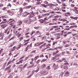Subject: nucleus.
<instances>
[{
	"label": "nucleus",
	"mask_w": 78,
	"mask_h": 78,
	"mask_svg": "<svg viewBox=\"0 0 78 78\" xmlns=\"http://www.w3.org/2000/svg\"><path fill=\"white\" fill-rule=\"evenodd\" d=\"M26 21L28 22V23H31L33 22V20L31 19H29L28 18H27L26 19Z\"/></svg>",
	"instance_id": "1"
},
{
	"label": "nucleus",
	"mask_w": 78,
	"mask_h": 78,
	"mask_svg": "<svg viewBox=\"0 0 78 78\" xmlns=\"http://www.w3.org/2000/svg\"><path fill=\"white\" fill-rule=\"evenodd\" d=\"M53 68L54 70H56L57 69H58V65H56L55 63L53 64Z\"/></svg>",
	"instance_id": "2"
},
{
	"label": "nucleus",
	"mask_w": 78,
	"mask_h": 78,
	"mask_svg": "<svg viewBox=\"0 0 78 78\" xmlns=\"http://www.w3.org/2000/svg\"><path fill=\"white\" fill-rule=\"evenodd\" d=\"M11 20H12V21H11ZM9 21H11L9 23H10V25H13V24L14 23H12V22H14V19H9Z\"/></svg>",
	"instance_id": "3"
},
{
	"label": "nucleus",
	"mask_w": 78,
	"mask_h": 78,
	"mask_svg": "<svg viewBox=\"0 0 78 78\" xmlns=\"http://www.w3.org/2000/svg\"><path fill=\"white\" fill-rule=\"evenodd\" d=\"M41 74H44L43 75H47V72L44 71H41Z\"/></svg>",
	"instance_id": "4"
},
{
	"label": "nucleus",
	"mask_w": 78,
	"mask_h": 78,
	"mask_svg": "<svg viewBox=\"0 0 78 78\" xmlns=\"http://www.w3.org/2000/svg\"><path fill=\"white\" fill-rule=\"evenodd\" d=\"M45 67H46L45 64H43L41 66V69H43L45 68Z\"/></svg>",
	"instance_id": "5"
},
{
	"label": "nucleus",
	"mask_w": 78,
	"mask_h": 78,
	"mask_svg": "<svg viewBox=\"0 0 78 78\" xmlns=\"http://www.w3.org/2000/svg\"><path fill=\"white\" fill-rule=\"evenodd\" d=\"M1 18H2V19H5V18L6 19H7V18H8V17L7 15H5L2 16H1Z\"/></svg>",
	"instance_id": "6"
},
{
	"label": "nucleus",
	"mask_w": 78,
	"mask_h": 78,
	"mask_svg": "<svg viewBox=\"0 0 78 78\" xmlns=\"http://www.w3.org/2000/svg\"><path fill=\"white\" fill-rule=\"evenodd\" d=\"M34 16H35L34 14H30L28 16V17L29 18H32V17H34Z\"/></svg>",
	"instance_id": "7"
},
{
	"label": "nucleus",
	"mask_w": 78,
	"mask_h": 78,
	"mask_svg": "<svg viewBox=\"0 0 78 78\" xmlns=\"http://www.w3.org/2000/svg\"><path fill=\"white\" fill-rule=\"evenodd\" d=\"M28 65H27V63L26 64H25L22 68H21L20 69L21 70L20 71V72H21L22 71V69H24V68H25Z\"/></svg>",
	"instance_id": "8"
},
{
	"label": "nucleus",
	"mask_w": 78,
	"mask_h": 78,
	"mask_svg": "<svg viewBox=\"0 0 78 78\" xmlns=\"http://www.w3.org/2000/svg\"><path fill=\"white\" fill-rule=\"evenodd\" d=\"M3 21L5 22V23H8L9 22V21H8V20H7L6 19H3Z\"/></svg>",
	"instance_id": "9"
},
{
	"label": "nucleus",
	"mask_w": 78,
	"mask_h": 78,
	"mask_svg": "<svg viewBox=\"0 0 78 78\" xmlns=\"http://www.w3.org/2000/svg\"><path fill=\"white\" fill-rule=\"evenodd\" d=\"M6 64H7V62H6L4 63L2 66V69H5V67H6Z\"/></svg>",
	"instance_id": "10"
},
{
	"label": "nucleus",
	"mask_w": 78,
	"mask_h": 78,
	"mask_svg": "<svg viewBox=\"0 0 78 78\" xmlns=\"http://www.w3.org/2000/svg\"><path fill=\"white\" fill-rule=\"evenodd\" d=\"M59 52V51L58 50L57 51L55 52H54L53 53V56H55V55H56V54H58Z\"/></svg>",
	"instance_id": "11"
},
{
	"label": "nucleus",
	"mask_w": 78,
	"mask_h": 78,
	"mask_svg": "<svg viewBox=\"0 0 78 78\" xmlns=\"http://www.w3.org/2000/svg\"><path fill=\"white\" fill-rule=\"evenodd\" d=\"M16 47L15 46L14 47H13V48L12 49V50L10 51V52H11V51H14L16 50Z\"/></svg>",
	"instance_id": "12"
},
{
	"label": "nucleus",
	"mask_w": 78,
	"mask_h": 78,
	"mask_svg": "<svg viewBox=\"0 0 78 78\" xmlns=\"http://www.w3.org/2000/svg\"><path fill=\"white\" fill-rule=\"evenodd\" d=\"M39 22H40L41 23H43L44 22V23L45 22L44 20H42V19L39 20Z\"/></svg>",
	"instance_id": "13"
},
{
	"label": "nucleus",
	"mask_w": 78,
	"mask_h": 78,
	"mask_svg": "<svg viewBox=\"0 0 78 78\" xmlns=\"http://www.w3.org/2000/svg\"><path fill=\"white\" fill-rule=\"evenodd\" d=\"M32 8V9L33 7H32V6L29 5L28 6H27L26 7H25V9H29V8Z\"/></svg>",
	"instance_id": "14"
},
{
	"label": "nucleus",
	"mask_w": 78,
	"mask_h": 78,
	"mask_svg": "<svg viewBox=\"0 0 78 78\" xmlns=\"http://www.w3.org/2000/svg\"><path fill=\"white\" fill-rule=\"evenodd\" d=\"M12 62V61H9V62L6 65L7 66H8L9 64H11Z\"/></svg>",
	"instance_id": "15"
},
{
	"label": "nucleus",
	"mask_w": 78,
	"mask_h": 78,
	"mask_svg": "<svg viewBox=\"0 0 78 78\" xmlns=\"http://www.w3.org/2000/svg\"><path fill=\"white\" fill-rule=\"evenodd\" d=\"M17 23H19V24H20V25H21V24H22V21L21 20H19L17 22Z\"/></svg>",
	"instance_id": "16"
},
{
	"label": "nucleus",
	"mask_w": 78,
	"mask_h": 78,
	"mask_svg": "<svg viewBox=\"0 0 78 78\" xmlns=\"http://www.w3.org/2000/svg\"><path fill=\"white\" fill-rule=\"evenodd\" d=\"M69 74V71H67L65 73V76H68V75Z\"/></svg>",
	"instance_id": "17"
},
{
	"label": "nucleus",
	"mask_w": 78,
	"mask_h": 78,
	"mask_svg": "<svg viewBox=\"0 0 78 78\" xmlns=\"http://www.w3.org/2000/svg\"><path fill=\"white\" fill-rule=\"evenodd\" d=\"M30 39H28V40H24V43H26V42H28L29 41H30Z\"/></svg>",
	"instance_id": "18"
},
{
	"label": "nucleus",
	"mask_w": 78,
	"mask_h": 78,
	"mask_svg": "<svg viewBox=\"0 0 78 78\" xmlns=\"http://www.w3.org/2000/svg\"><path fill=\"white\" fill-rule=\"evenodd\" d=\"M66 65V66H69V64L68 63V62H65L64 63V65H61V66H62V67L64 65Z\"/></svg>",
	"instance_id": "19"
},
{
	"label": "nucleus",
	"mask_w": 78,
	"mask_h": 78,
	"mask_svg": "<svg viewBox=\"0 0 78 78\" xmlns=\"http://www.w3.org/2000/svg\"><path fill=\"white\" fill-rule=\"evenodd\" d=\"M0 37H1L0 38V40H2V41L3 39V37H4V36H3V35L2 36V35H1Z\"/></svg>",
	"instance_id": "20"
},
{
	"label": "nucleus",
	"mask_w": 78,
	"mask_h": 78,
	"mask_svg": "<svg viewBox=\"0 0 78 78\" xmlns=\"http://www.w3.org/2000/svg\"><path fill=\"white\" fill-rule=\"evenodd\" d=\"M34 66V65H33L32 66H30L29 67H28L27 68L28 69H30V68L33 67Z\"/></svg>",
	"instance_id": "21"
},
{
	"label": "nucleus",
	"mask_w": 78,
	"mask_h": 78,
	"mask_svg": "<svg viewBox=\"0 0 78 78\" xmlns=\"http://www.w3.org/2000/svg\"><path fill=\"white\" fill-rule=\"evenodd\" d=\"M4 25H5V24L2 25V26H3L2 28L3 29H4V28H6V27L7 26V25H6L5 26H4Z\"/></svg>",
	"instance_id": "22"
},
{
	"label": "nucleus",
	"mask_w": 78,
	"mask_h": 78,
	"mask_svg": "<svg viewBox=\"0 0 78 78\" xmlns=\"http://www.w3.org/2000/svg\"><path fill=\"white\" fill-rule=\"evenodd\" d=\"M20 14H21L23 11V9L22 8H20Z\"/></svg>",
	"instance_id": "23"
},
{
	"label": "nucleus",
	"mask_w": 78,
	"mask_h": 78,
	"mask_svg": "<svg viewBox=\"0 0 78 78\" xmlns=\"http://www.w3.org/2000/svg\"><path fill=\"white\" fill-rule=\"evenodd\" d=\"M38 44H39V43H38V42L37 43H35L34 44V46L37 47V46H38Z\"/></svg>",
	"instance_id": "24"
},
{
	"label": "nucleus",
	"mask_w": 78,
	"mask_h": 78,
	"mask_svg": "<svg viewBox=\"0 0 78 78\" xmlns=\"http://www.w3.org/2000/svg\"><path fill=\"white\" fill-rule=\"evenodd\" d=\"M41 5L42 6H43L44 8H47V6L45 4H41Z\"/></svg>",
	"instance_id": "25"
},
{
	"label": "nucleus",
	"mask_w": 78,
	"mask_h": 78,
	"mask_svg": "<svg viewBox=\"0 0 78 78\" xmlns=\"http://www.w3.org/2000/svg\"><path fill=\"white\" fill-rule=\"evenodd\" d=\"M8 29H6L4 31V33H6L8 31Z\"/></svg>",
	"instance_id": "26"
},
{
	"label": "nucleus",
	"mask_w": 78,
	"mask_h": 78,
	"mask_svg": "<svg viewBox=\"0 0 78 78\" xmlns=\"http://www.w3.org/2000/svg\"><path fill=\"white\" fill-rule=\"evenodd\" d=\"M55 10H56V11H58V10H59V9L58 8V7H56L55 9Z\"/></svg>",
	"instance_id": "27"
},
{
	"label": "nucleus",
	"mask_w": 78,
	"mask_h": 78,
	"mask_svg": "<svg viewBox=\"0 0 78 78\" xmlns=\"http://www.w3.org/2000/svg\"><path fill=\"white\" fill-rule=\"evenodd\" d=\"M28 47H29V45H28L26 48V49L25 50V51H28Z\"/></svg>",
	"instance_id": "28"
},
{
	"label": "nucleus",
	"mask_w": 78,
	"mask_h": 78,
	"mask_svg": "<svg viewBox=\"0 0 78 78\" xmlns=\"http://www.w3.org/2000/svg\"><path fill=\"white\" fill-rule=\"evenodd\" d=\"M3 49H1L0 51V54H2V53L3 51Z\"/></svg>",
	"instance_id": "29"
},
{
	"label": "nucleus",
	"mask_w": 78,
	"mask_h": 78,
	"mask_svg": "<svg viewBox=\"0 0 78 78\" xmlns=\"http://www.w3.org/2000/svg\"><path fill=\"white\" fill-rule=\"evenodd\" d=\"M23 59H21L20 60L19 62H20V63L21 64L22 63V62H23Z\"/></svg>",
	"instance_id": "30"
},
{
	"label": "nucleus",
	"mask_w": 78,
	"mask_h": 78,
	"mask_svg": "<svg viewBox=\"0 0 78 78\" xmlns=\"http://www.w3.org/2000/svg\"><path fill=\"white\" fill-rule=\"evenodd\" d=\"M47 69H48V70H50V66H49L47 67L46 68Z\"/></svg>",
	"instance_id": "31"
},
{
	"label": "nucleus",
	"mask_w": 78,
	"mask_h": 78,
	"mask_svg": "<svg viewBox=\"0 0 78 78\" xmlns=\"http://www.w3.org/2000/svg\"><path fill=\"white\" fill-rule=\"evenodd\" d=\"M19 39H20V41H22V40H23V37H21Z\"/></svg>",
	"instance_id": "32"
},
{
	"label": "nucleus",
	"mask_w": 78,
	"mask_h": 78,
	"mask_svg": "<svg viewBox=\"0 0 78 78\" xmlns=\"http://www.w3.org/2000/svg\"><path fill=\"white\" fill-rule=\"evenodd\" d=\"M58 48V49H60V50H61L62 48V47L61 46H58L57 47Z\"/></svg>",
	"instance_id": "33"
},
{
	"label": "nucleus",
	"mask_w": 78,
	"mask_h": 78,
	"mask_svg": "<svg viewBox=\"0 0 78 78\" xmlns=\"http://www.w3.org/2000/svg\"><path fill=\"white\" fill-rule=\"evenodd\" d=\"M34 33H35V31H33L32 33H30V34L31 36H32L33 35Z\"/></svg>",
	"instance_id": "34"
},
{
	"label": "nucleus",
	"mask_w": 78,
	"mask_h": 78,
	"mask_svg": "<svg viewBox=\"0 0 78 78\" xmlns=\"http://www.w3.org/2000/svg\"><path fill=\"white\" fill-rule=\"evenodd\" d=\"M64 69L66 70L68 69V67H67V66H64Z\"/></svg>",
	"instance_id": "35"
},
{
	"label": "nucleus",
	"mask_w": 78,
	"mask_h": 78,
	"mask_svg": "<svg viewBox=\"0 0 78 78\" xmlns=\"http://www.w3.org/2000/svg\"><path fill=\"white\" fill-rule=\"evenodd\" d=\"M23 6H26V5H28V3L25 2L24 4H23Z\"/></svg>",
	"instance_id": "36"
},
{
	"label": "nucleus",
	"mask_w": 78,
	"mask_h": 78,
	"mask_svg": "<svg viewBox=\"0 0 78 78\" xmlns=\"http://www.w3.org/2000/svg\"><path fill=\"white\" fill-rule=\"evenodd\" d=\"M38 57H39V56H37L36 57H35L34 58V59H35V60H36V59H37L38 58Z\"/></svg>",
	"instance_id": "37"
},
{
	"label": "nucleus",
	"mask_w": 78,
	"mask_h": 78,
	"mask_svg": "<svg viewBox=\"0 0 78 78\" xmlns=\"http://www.w3.org/2000/svg\"><path fill=\"white\" fill-rule=\"evenodd\" d=\"M46 37H46V36H44L43 37L42 40H44V39H46Z\"/></svg>",
	"instance_id": "38"
},
{
	"label": "nucleus",
	"mask_w": 78,
	"mask_h": 78,
	"mask_svg": "<svg viewBox=\"0 0 78 78\" xmlns=\"http://www.w3.org/2000/svg\"><path fill=\"white\" fill-rule=\"evenodd\" d=\"M47 61V59H43L41 61V62H45V61Z\"/></svg>",
	"instance_id": "39"
},
{
	"label": "nucleus",
	"mask_w": 78,
	"mask_h": 78,
	"mask_svg": "<svg viewBox=\"0 0 78 78\" xmlns=\"http://www.w3.org/2000/svg\"><path fill=\"white\" fill-rule=\"evenodd\" d=\"M13 39H14V37H13L12 38H11L9 40V41H10L11 40H13Z\"/></svg>",
	"instance_id": "40"
},
{
	"label": "nucleus",
	"mask_w": 78,
	"mask_h": 78,
	"mask_svg": "<svg viewBox=\"0 0 78 78\" xmlns=\"http://www.w3.org/2000/svg\"><path fill=\"white\" fill-rule=\"evenodd\" d=\"M30 28H27V32L26 33H27L28 32H29V31H30Z\"/></svg>",
	"instance_id": "41"
},
{
	"label": "nucleus",
	"mask_w": 78,
	"mask_h": 78,
	"mask_svg": "<svg viewBox=\"0 0 78 78\" xmlns=\"http://www.w3.org/2000/svg\"><path fill=\"white\" fill-rule=\"evenodd\" d=\"M36 40V37H34L32 39V41H35Z\"/></svg>",
	"instance_id": "42"
},
{
	"label": "nucleus",
	"mask_w": 78,
	"mask_h": 78,
	"mask_svg": "<svg viewBox=\"0 0 78 78\" xmlns=\"http://www.w3.org/2000/svg\"><path fill=\"white\" fill-rule=\"evenodd\" d=\"M16 44H17V42L15 41V42H13L12 44L14 45H15Z\"/></svg>",
	"instance_id": "43"
},
{
	"label": "nucleus",
	"mask_w": 78,
	"mask_h": 78,
	"mask_svg": "<svg viewBox=\"0 0 78 78\" xmlns=\"http://www.w3.org/2000/svg\"><path fill=\"white\" fill-rule=\"evenodd\" d=\"M39 68H37V69L35 71V72L37 73V72L39 71Z\"/></svg>",
	"instance_id": "44"
},
{
	"label": "nucleus",
	"mask_w": 78,
	"mask_h": 78,
	"mask_svg": "<svg viewBox=\"0 0 78 78\" xmlns=\"http://www.w3.org/2000/svg\"><path fill=\"white\" fill-rule=\"evenodd\" d=\"M42 47H43L44 48V46L42 45H41V46H40V47H39V48H40V49L42 48Z\"/></svg>",
	"instance_id": "45"
},
{
	"label": "nucleus",
	"mask_w": 78,
	"mask_h": 78,
	"mask_svg": "<svg viewBox=\"0 0 78 78\" xmlns=\"http://www.w3.org/2000/svg\"><path fill=\"white\" fill-rule=\"evenodd\" d=\"M41 2H37L36 4V5H41Z\"/></svg>",
	"instance_id": "46"
},
{
	"label": "nucleus",
	"mask_w": 78,
	"mask_h": 78,
	"mask_svg": "<svg viewBox=\"0 0 78 78\" xmlns=\"http://www.w3.org/2000/svg\"><path fill=\"white\" fill-rule=\"evenodd\" d=\"M56 57H52L51 59H52V60H54L55 59H56Z\"/></svg>",
	"instance_id": "47"
},
{
	"label": "nucleus",
	"mask_w": 78,
	"mask_h": 78,
	"mask_svg": "<svg viewBox=\"0 0 78 78\" xmlns=\"http://www.w3.org/2000/svg\"><path fill=\"white\" fill-rule=\"evenodd\" d=\"M8 13H10V14H12V12H11V11H7Z\"/></svg>",
	"instance_id": "48"
},
{
	"label": "nucleus",
	"mask_w": 78,
	"mask_h": 78,
	"mask_svg": "<svg viewBox=\"0 0 78 78\" xmlns=\"http://www.w3.org/2000/svg\"><path fill=\"white\" fill-rule=\"evenodd\" d=\"M11 65H9L8 67H7V69H10V68H11Z\"/></svg>",
	"instance_id": "49"
},
{
	"label": "nucleus",
	"mask_w": 78,
	"mask_h": 78,
	"mask_svg": "<svg viewBox=\"0 0 78 78\" xmlns=\"http://www.w3.org/2000/svg\"><path fill=\"white\" fill-rule=\"evenodd\" d=\"M66 42H67V41H63V44H64V45L65 44H66Z\"/></svg>",
	"instance_id": "50"
},
{
	"label": "nucleus",
	"mask_w": 78,
	"mask_h": 78,
	"mask_svg": "<svg viewBox=\"0 0 78 78\" xmlns=\"http://www.w3.org/2000/svg\"><path fill=\"white\" fill-rule=\"evenodd\" d=\"M22 34H19V35L17 36V37H18V38H19V37H20V36H21Z\"/></svg>",
	"instance_id": "51"
},
{
	"label": "nucleus",
	"mask_w": 78,
	"mask_h": 78,
	"mask_svg": "<svg viewBox=\"0 0 78 78\" xmlns=\"http://www.w3.org/2000/svg\"><path fill=\"white\" fill-rule=\"evenodd\" d=\"M58 30H61V29L60 28L55 29V31H58Z\"/></svg>",
	"instance_id": "52"
},
{
	"label": "nucleus",
	"mask_w": 78,
	"mask_h": 78,
	"mask_svg": "<svg viewBox=\"0 0 78 78\" xmlns=\"http://www.w3.org/2000/svg\"><path fill=\"white\" fill-rule=\"evenodd\" d=\"M66 53H67V54H68V55H70V51H66Z\"/></svg>",
	"instance_id": "53"
},
{
	"label": "nucleus",
	"mask_w": 78,
	"mask_h": 78,
	"mask_svg": "<svg viewBox=\"0 0 78 78\" xmlns=\"http://www.w3.org/2000/svg\"><path fill=\"white\" fill-rule=\"evenodd\" d=\"M44 20H47L48 19V18L47 17L45 18L44 19Z\"/></svg>",
	"instance_id": "54"
},
{
	"label": "nucleus",
	"mask_w": 78,
	"mask_h": 78,
	"mask_svg": "<svg viewBox=\"0 0 78 78\" xmlns=\"http://www.w3.org/2000/svg\"><path fill=\"white\" fill-rule=\"evenodd\" d=\"M57 43V42H54L53 43L52 45L53 46L54 45H55V44Z\"/></svg>",
	"instance_id": "55"
},
{
	"label": "nucleus",
	"mask_w": 78,
	"mask_h": 78,
	"mask_svg": "<svg viewBox=\"0 0 78 78\" xmlns=\"http://www.w3.org/2000/svg\"><path fill=\"white\" fill-rule=\"evenodd\" d=\"M52 20H53V21L54 20H55V21H56V20H58V19L56 18L53 19Z\"/></svg>",
	"instance_id": "56"
},
{
	"label": "nucleus",
	"mask_w": 78,
	"mask_h": 78,
	"mask_svg": "<svg viewBox=\"0 0 78 78\" xmlns=\"http://www.w3.org/2000/svg\"><path fill=\"white\" fill-rule=\"evenodd\" d=\"M19 53L16 54L15 56H14V58H15L19 55Z\"/></svg>",
	"instance_id": "57"
},
{
	"label": "nucleus",
	"mask_w": 78,
	"mask_h": 78,
	"mask_svg": "<svg viewBox=\"0 0 78 78\" xmlns=\"http://www.w3.org/2000/svg\"><path fill=\"white\" fill-rule=\"evenodd\" d=\"M52 17V15H51L50 16L48 17V19H51V18Z\"/></svg>",
	"instance_id": "58"
},
{
	"label": "nucleus",
	"mask_w": 78,
	"mask_h": 78,
	"mask_svg": "<svg viewBox=\"0 0 78 78\" xmlns=\"http://www.w3.org/2000/svg\"><path fill=\"white\" fill-rule=\"evenodd\" d=\"M75 27V26H71L70 27H69V28H73V27Z\"/></svg>",
	"instance_id": "59"
},
{
	"label": "nucleus",
	"mask_w": 78,
	"mask_h": 78,
	"mask_svg": "<svg viewBox=\"0 0 78 78\" xmlns=\"http://www.w3.org/2000/svg\"><path fill=\"white\" fill-rule=\"evenodd\" d=\"M40 61H41V60H38L37 61V64H38L39 63V62H40Z\"/></svg>",
	"instance_id": "60"
},
{
	"label": "nucleus",
	"mask_w": 78,
	"mask_h": 78,
	"mask_svg": "<svg viewBox=\"0 0 78 78\" xmlns=\"http://www.w3.org/2000/svg\"><path fill=\"white\" fill-rule=\"evenodd\" d=\"M77 19H78V17H74L73 19H74V20H77Z\"/></svg>",
	"instance_id": "61"
},
{
	"label": "nucleus",
	"mask_w": 78,
	"mask_h": 78,
	"mask_svg": "<svg viewBox=\"0 0 78 78\" xmlns=\"http://www.w3.org/2000/svg\"><path fill=\"white\" fill-rule=\"evenodd\" d=\"M42 44H44V42L40 43H39V44L38 46H40V45H42Z\"/></svg>",
	"instance_id": "62"
},
{
	"label": "nucleus",
	"mask_w": 78,
	"mask_h": 78,
	"mask_svg": "<svg viewBox=\"0 0 78 78\" xmlns=\"http://www.w3.org/2000/svg\"><path fill=\"white\" fill-rule=\"evenodd\" d=\"M34 29H36V30H37L39 28L38 27H34Z\"/></svg>",
	"instance_id": "63"
},
{
	"label": "nucleus",
	"mask_w": 78,
	"mask_h": 78,
	"mask_svg": "<svg viewBox=\"0 0 78 78\" xmlns=\"http://www.w3.org/2000/svg\"><path fill=\"white\" fill-rule=\"evenodd\" d=\"M14 45H13V44H11V45H9V47H12V46H13Z\"/></svg>",
	"instance_id": "64"
}]
</instances>
